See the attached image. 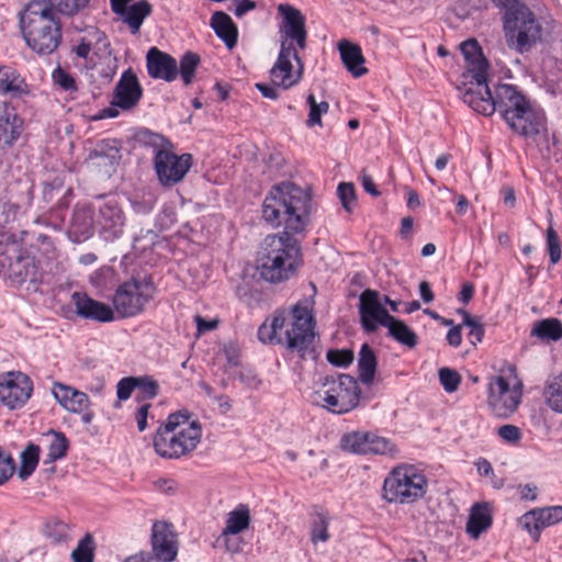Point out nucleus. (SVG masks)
Segmentation results:
<instances>
[{"label": "nucleus", "instance_id": "nucleus-1", "mask_svg": "<svg viewBox=\"0 0 562 562\" xmlns=\"http://www.w3.org/2000/svg\"><path fill=\"white\" fill-rule=\"evenodd\" d=\"M312 195L291 181L272 187L262 203V217L272 227H283L269 234L260 244L256 257L259 277L279 284L295 276L301 265V239L311 222Z\"/></svg>", "mask_w": 562, "mask_h": 562}, {"label": "nucleus", "instance_id": "nucleus-2", "mask_svg": "<svg viewBox=\"0 0 562 562\" xmlns=\"http://www.w3.org/2000/svg\"><path fill=\"white\" fill-rule=\"evenodd\" d=\"M502 14L507 46L518 54L529 53L542 40V25L521 0H491Z\"/></svg>", "mask_w": 562, "mask_h": 562}, {"label": "nucleus", "instance_id": "nucleus-3", "mask_svg": "<svg viewBox=\"0 0 562 562\" xmlns=\"http://www.w3.org/2000/svg\"><path fill=\"white\" fill-rule=\"evenodd\" d=\"M19 26L26 45L37 55H50L61 43L60 19L41 1L30 2L20 12Z\"/></svg>", "mask_w": 562, "mask_h": 562}, {"label": "nucleus", "instance_id": "nucleus-4", "mask_svg": "<svg viewBox=\"0 0 562 562\" xmlns=\"http://www.w3.org/2000/svg\"><path fill=\"white\" fill-rule=\"evenodd\" d=\"M495 111L517 134L536 137L546 128V116L541 110H535L526 97L509 83H501L493 94Z\"/></svg>", "mask_w": 562, "mask_h": 562}, {"label": "nucleus", "instance_id": "nucleus-5", "mask_svg": "<svg viewBox=\"0 0 562 562\" xmlns=\"http://www.w3.org/2000/svg\"><path fill=\"white\" fill-rule=\"evenodd\" d=\"M188 411H180L168 416L155 437V451L162 458H180L193 451L201 441L202 428L198 420H190Z\"/></svg>", "mask_w": 562, "mask_h": 562}, {"label": "nucleus", "instance_id": "nucleus-6", "mask_svg": "<svg viewBox=\"0 0 562 562\" xmlns=\"http://www.w3.org/2000/svg\"><path fill=\"white\" fill-rule=\"evenodd\" d=\"M290 327L286 318H272L258 328V338L263 344L285 345L288 349L299 352L304 360L316 361L314 348V321L316 318H292Z\"/></svg>", "mask_w": 562, "mask_h": 562}, {"label": "nucleus", "instance_id": "nucleus-7", "mask_svg": "<svg viewBox=\"0 0 562 562\" xmlns=\"http://www.w3.org/2000/svg\"><path fill=\"white\" fill-rule=\"evenodd\" d=\"M137 137L154 147V169L162 188H172L183 181L193 164L191 154H176L167 137L149 130L140 131Z\"/></svg>", "mask_w": 562, "mask_h": 562}, {"label": "nucleus", "instance_id": "nucleus-8", "mask_svg": "<svg viewBox=\"0 0 562 562\" xmlns=\"http://www.w3.org/2000/svg\"><path fill=\"white\" fill-rule=\"evenodd\" d=\"M428 480L422 470L413 464L393 468L383 481V498L387 503L413 504L426 495Z\"/></svg>", "mask_w": 562, "mask_h": 562}, {"label": "nucleus", "instance_id": "nucleus-9", "mask_svg": "<svg viewBox=\"0 0 562 562\" xmlns=\"http://www.w3.org/2000/svg\"><path fill=\"white\" fill-rule=\"evenodd\" d=\"M522 390L524 384L514 364H508L503 374L491 378L487 403L493 414L499 418L513 415L521 403Z\"/></svg>", "mask_w": 562, "mask_h": 562}, {"label": "nucleus", "instance_id": "nucleus-10", "mask_svg": "<svg viewBox=\"0 0 562 562\" xmlns=\"http://www.w3.org/2000/svg\"><path fill=\"white\" fill-rule=\"evenodd\" d=\"M324 408L337 415L347 414L360 405L361 389L356 378L347 373L326 375L322 381Z\"/></svg>", "mask_w": 562, "mask_h": 562}, {"label": "nucleus", "instance_id": "nucleus-11", "mask_svg": "<svg viewBox=\"0 0 562 562\" xmlns=\"http://www.w3.org/2000/svg\"><path fill=\"white\" fill-rule=\"evenodd\" d=\"M156 285L150 276L132 277L117 286L112 297L119 316H136L154 299Z\"/></svg>", "mask_w": 562, "mask_h": 562}, {"label": "nucleus", "instance_id": "nucleus-12", "mask_svg": "<svg viewBox=\"0 0 562 562\" xmlns=\"http://www.w3.org/2000/svg\"><path fill=\"white\" fill-rule=\"evenodd\" d=\"M458 90L463 102L475 112L485 116L495 112L493 94L487 86V74H483V78L462 74Z\"/></svg>", "mask_w": 562, "mask_h": 562}, {"label": "nucleus", "instance_id": "nucleus-13", "mask_svg": "<svg viewBox=\"0 0 562 562\" xmlns=\"http://www.w3.org/2000/svg\"><path fill=\"white\" fill-rule=\"evenodd\" d=\"M33 392V382L20 371L0 375V401L10 409L21 408Z\"/></svg>", "mask_w": 562, "mask_h": 562}, {"label": "nucleus", "instance_id": "nucleus-14", "mask_svg": "<svg viewBox=\"0 0 562 562\" xmlns=\"http://www.w3.org/2000/svg\"><path fill=\"white\" fill-rule=\"evenodd\" d=\"M278 12L281 15V22L279 25L280 46L285 42L290 47H294L295 43L299 48H305V18L301 11L291 4L281 3L278 7Z\"/></svg>", "mask_w": 562, "mask_h": 562}, {"label": "nucleus", "instance_id": "nucleus-15", "mask_svg": "<svg viewBox=\"0 0 562 562\" xmlns=\"http://www.w3.org/2000/svg\"><path fill=\"white\" fill-rule=\"evenodd\" d=\"M562 520V506L537 507L525 513L518 525L526 530L535 542H538L541 531Z\"/></svg>", "mask_w": 562, "mask_h": 562}, {"label": "nucleus", "instance_id": "nucleus-16", "mask_svg": "<svg viewBox=\"0 0 562 562\" xmlns=\"http://www.w3.org/2000/svg\"><path fill=\"white\" fill-rule=\"evenodd\" d=\"M153 557L156 562H171L178 553L173 526L167 521H155L151 528Z\"/></svg>", "mask_w": 562, "mask_h": 562}, {"label": "nucleus", "instance_id": "nucleus-17", "mask_svg": "<svg viewBox=\"0 0 562 562\" xmlns=\"http://www.w3.org/2000/svg\"><path fill=\"white\" fill-rule=\"evenodd\" d=\"M124 223V213L116 200L109 199L99 206L97 225L105 240L120 237L123 233Z\"/></svg>", "mask_w": 562, "mask_h": 562}, {"label": "nucleus", "instance_id": "nucleus-18", "mask_svg": "<svg viewBox=\"0 0 562 562\" xmlns=\"http://www.w3.org/2000/svg\"><path fill=\"white\" fill-rule=\"evenodd\" d=\"M142 97L143 88L138 78L132 68H127L115 85L114 99L111 105L122 110H131L138 104Z\"/></svg>", "mask_w": 562, "mask_h": 562}, {"label": "nucleus", "instance_id": "nucleus-19", "mask_svg": "<svg viewBox=\"0 0 562 562\" xmlns=\"http://www.w3.org/2000/svg\"><path fill=\"white\" fill-rule=\"evenodd\" d=\"M0 265L5 269V276L18 284L26 281L35 282L37 267L34 258L15 251L13 255H5L0 259Z\"/></svg>", "mask_w": 562, "mask_h": 562}, {"label": "nucleus", "instance_id": "nucleus-20", "mask_svg": "<svg viewBox=\"0 0 562 562\" xmlns=\"http://www.w3.org/2000/svg\"><path fill=\"white\" fill-rule=\"evenodd\" d=\"M291 58L300 61L295 48L290 47L288 43L283 42L280 46L278 59L270 70V79L271 82L278 85V87H281L284 90L291 88L297 82V78L293 75Z\"/></svg>", "mask_w": 562, "mask_h": 562}, {"label": "nucleus", "instance_id": "nucleus-21", "mask_svg": "<svg viewBox=\"0 0 562 562\" xmlns=\"http://www.w3.org/2000/svg\"><path fill=\"white\" fill-rule=\"evenodd\" d=\"M4 110L0 114V149H11L24 132V119L13 106L4 102Z\"/></svg>", "mask_w": 562, "mask_h": 562}, {"label": "nucleus", "instance_id": "nucleus-22", "mask_svg": "<svg viewBox=\"0 0 562 562\" xmlns=\"http://www.w3.org/2000/svg\"><path fill=\"white\" fill-rule=\"evenodd\" d=\"M148 75L154 79L171 82L178 77L177 60L169 54L151 47L146 57Z\"/></svg>", "mask_w": 562, "mask_h": 562}, {"label": "nucleus", "instance_id": "nucleus-23", "mask_svg": "<svg viewBox=\"0 0 562 562\" xmlns=\"http://www.w3.org/2000/svg\"><path fill=\"white\" fill-rule=\"evenodd\" d=\"M55 400L72 413L86 412L90 405L89 396L71 386L55 382L52 389Z\"/></svg>", "mask_w": 562, "mask_h": 562}, {"label": "nucleus", "instance_id": "nucleus-24", "mask_svg": "<svg viewBox=\"0 0 562 562\" xmlns=\"http://www.w3.org/2000/svg\"><path fill=\"white\" fill-rule=\"evenodd\" d=\"M338 50L340 59L345 68L355 78H360L368 74V68L364 66L366 58L362 49L358 44L347 40H341L338 43Z\"/></svg>", "mask_w": 562, "mask_h": 562}, {"label": "nucleus", "instance_id": "nucleus-25", "mask_svg": "<svg viewBox=\"0 0 562 562\" xmlns=\"http://www.w3.org/2000/svg\"><path fill=\"white\" fill-rule=\"evenodd\" d=\"M250 513L247 505L240 504L233 512L228 514L226 527L223 529L216 542H224L226 549L236 552L237 548H232L228 543L231 535H237L249 527Z\"/></svg>", "mask_w": 562, "mask_h": 562}, {"label": "nucleus", "instance_id": "nucleus-26", "mask_svg": "<svg viewBox=\"0 0 562 562\" xmlns=\"http://www.w3.org/2000/svg\"><path fill=\"white\" fill-rule=\"evenodd\" d=\"M460 49L468 64L467 70L463 74H471L483 78V74H487L490 65L477 41L474 38L467 40L461 43Z\"/></svg>", "mask_w": 562, "mask_h": 562}, {"label": "nucleus", "instance_id": "nucleus-27", "mask_svg": "<svg viewBox=\"0 0 562 562\" xmlns=\"http://www.w3.org/2000/svg\"><path fill=\"white\" fill-rule=\"evenodd\" d=\"M7 94L21 98L30 94V88L18 70L10 66H0V95Z\"/></svg>", "mask_w": 562, "mask_h": 562}, {"label": "nucleus", "instance_id": "nucleus-28", "mask_svg": "<svg viewBox=\"0 0 562 562\" xmlns=\"http://www.w3.org/2000/svg\"><path fill=\"white\" fill-rule=\"evenodd\" d=\"M71 303L76 307L77 316H114L111 305L93 300L86 292L75 291Z\"/></svg>", "mask_w": 562, "mask_h": 562}, {"label": "nucleus", "instance_id": "nucleus-29", "mask_svg": "<svg viewBox=\"0 0 562 562\" xmlns=\"http://www.w3.org/2000/svg\"><path fill=\"white\" fill-rule=\"evenodd\" d=\"M93 211L89 205L77 204L72 212L70 233L77 241L88 239L93 234Z\"/></svg>", "mask_w": 562, "mask_h": 562}, {"label": "nucleus", "instance_id": "nucleus-30", "mask_svg": "<svg viewBox=\"0 0 562 562\" xmlns=\"http://www.w3.org/2000/svg\"><path fill=\"white\" fill-rule=\"evenodd\" d=\"M210 25L218 38H221L227 48L236 46L238 40V30L232 18L223 12L216 11L212 14Z\"/></svg>", "mask_w": 562, "mask_h": 562}, {"label": "nucleus", "instance_id": "nucleus-31", "mask_svg": "<svg viewBox=\"0 0 562 562\" xmlns=\"http://www.w3.org/2000/svg\"><path fill=\"white\" fill-rule=\"evenodd\" d=\"M493 522L491 509L487 504H475L471 508L465 530L473 538L479 539Z\"/></svg>", "mask_w": 562, "mask_h": 562}, {"label": "nucleus", "instance_id": "nucleus-32", "mask_svg": "<svg viewBox=\"0 0 562 562\" xmlns=\"http://www.w3.org/2000/svg\"><path fill=\"white\" fill-rule=\"evenodd\" d=\"M153 12V5L147 0H139L121 13V18L131 30L132 34H137L144 20Z\"/></svg>", "mask_w": 562, "mask_h": 562}, {"label": "nucleus", "instance_id": "nucleus-33", "mask_svg": "<svg viewBox=\"0 0 562 562\" xmlns=\"http://www.w3.org/2000/svg\"><path fill=\"white\" fill-rule=\"evenodd\" d=\"M376 367L378 360L374 350L368 344H363L359 351L358 374L359 380L364 385H371L373 383Z\"/></svg>", "mask_w": 562, "mask_h": 562}, {"label": "nucleus", "instance_id": "nucleus-34", "mask_svg": "<svg viewBox=\"0 0 562 562\" xmlns=\"http://www.w3.org/2000/svg\"><path fill=\"white\" fill-rule=\"evenodd\" d=\"M384 293L366 289L359 297L360 316H390L384 310Z\"/></svg>", "mask_w": 562, "mask_h": 562}, {"label": "nucleus", "instance_id": "nucleus-35", "mask_svg": "<svg viewBox=\"0 0 562 562\" xmlns=\"http://www.w3.org/2000/svg\"><path fill=\"white\" fill-rule=\"evenodd\" d=\"M530 335L550 344L562 339V323L558 318H541L531 328Z\"/></svg>", "mask_w": 562, "mask_h": 562}, {"label": "nucleus", "instance_id": "nucleus-36", "mask_svg": "<svg viewBox=\"0 0 562 562\" xmlns=\"http://www.w3.org/2000/svg\"><path fill=\"white\" fill-rule=\"evenodd\" d=\"M44 437L48 441V453L44 464L54 463L67 456L70 442L64 432L50 429Z\"/></svg>", "mask_w": 562, "mask_h": 562}, {"label": "nucleus", "instance_id": "nucleus-37", "mask_svg": "<svg viewBox=\"0 0 562 562\" xmlns=\"http://www.w3.org/2000/svg\"><path fill=\"white\" fill-rule=\"evenodd\" d=\"M122 143L116 138H104L97 143L89 154L90 159L104 158L111 166H115L122 158Z\"/></svg>", "mask_w": 562, "mask_h": 562}, {"label": "nucleus", "instance_id": "nucleus-38", "mask_svg": "<svg viewBox=\"0 0 562 562\" xmlns=\"http://www.w3.org/2000/svg\"><path fill=\"white\" fill-rule=\"evenodd\" d=\"M386 328L389 336H391L398 344L409 349H413L417 346L418 337L416 333L400 318H396V321L387 322Z\"/></svg>", "mask_w": 562, "mask_h": 562}, {"label": "nucleus", "instance_id": "nucleus-39", "mask_svg": "<svg viewBox=\"0 0 562 562\" xmlns=\"http://www.w3.org/2000/svg\"><path fill=\"white\" fill-rule=\"evenodd\" d=\"M46 8L61 15L71 18L83 12L91 0H40Z\"/></svg>", "mask_w": 562, "mask_h": 562}, {"label": "nucleus", "instance_id": "nucleus-40", "mask_svg": "<svg viewBox=\"0 0 562 562\" xmlns=\"http://www.w3.org/2000/svg\"><path fill=\"white\" fill-rule=\"evenodd\" d=\"M543 398L551 411L562 414V372L547 382Z\"/></svg>", "mask_w": 562, "mask_h": 562}, {"label": "nucleus", "instance_id": "nucleus-41", "mask_svg": "<svg viewBox=\"0 0 562 562\" xmlns=\"http://www.w3.org/2000/svg\"><path fill=\"white\" fill-rule=\"evenodd\" d=\"M40 446L29 443L21 453V465L18 475L22 481L29 479L35 471L40 460Z\"/></svg>", "mask_w": 562, "mask_h": 562}, {"label": "nucleus", "instance_id": "nucleus-42", "mask_svg": "<svg viewBox=\"0 0 562 562\" xmlns=\"http://www.w3.org/2000/svg\"><path fill=\"white\" fill-rule=\"evenodd\" d=\"M368 431H352L342 435L339 446L344 451L367 454Z\"/></svg>", "mask_w": 562, "mask_h": 562}, {"label": "nucleus", "instance_id": "nucleus-43", "mask_svg": "<svg viewBox=\"0 0 562 562\" xmlns=\"http://www.w3.org/2000/svg\"><path fill=\"white\" fill-rule=\"evenodd\" d=\"M369 453L395 457L398 449L390 439L368 431L367 454Z\"/></svg>", "mask_w": 562, "mask_h": 562}, {"label": "nucleus", "instance_id": "nucleus-44", "mask_svg": "<svg viewBox=\"0 0 562 562\" xmlns=\"http://www.w3.org/2000/svg\"><path fill=\"white\" fill-rule=\"evenodd\" d=\"M201 63L200 56L191 50L186 52L179 61L178 75L186 86H190L195 77L196 69Z\"/></svg>", "mask_w": 562, "mask_h": 562}, {"label": "nucleus", "instance_id": "nucleus-45", "mask_svg": "<svg viewBox=\"0 0 562 562\" xmlns=\"http://www.w3.org/2000/svg\"><path fill=\"white\" fill-rule=\"evenodd\" d=\"M385 314L392 316V314H411L420 308V304L417 300L411 302L403 301L391 294H384L383 299Z\"/></svg>", "mask_w": 562, "mask_h": 562}, {"label": "nucleus", "instance_id": "nucleus-46", "mask_svg": "<svg viewBox=\"0 0 562 562\" xmlns=\"http://www.w3.org/2000/svg\"><path fill=\"white\" fill-rule=\"evenodd\" d=\"M72 562H93L94 541L90 533H87L71 552Z\"/></svg>", "mask_w": 562, "mask_h": 562}, {"label": "nucleus", "instance_id": "nucleus-47", "mask_svg": "<svg viewBox=\"0 0 562 562\" xmlns=\"http://www.w3.org/2000/svg\"><path fill=\"white\" fill-rule=\"evenodd\" d=\"M114 274L112 267L102 266L90 274L89 282L94 289L103 291L112 283Z\"/></svg>", "mask_w": 562, "mask_h": 562}, {"label": "nucleus", "instance_id": "nucleus-48", "mask_svg": "<svg viewBox=\"0 0 562 562\" xmlns=\"http://www.w3.org/2000/svg\"><path fill=\"white\" fill-rule=\"evenodd\" d=\"M136 390L143 400H153L159 393V383L150 375L135 376Z\"/></svg>", "mask_w": 562, "mask_h": 562}, {"label": "nucleus", "instance_id": "nucleus-49", "mask_svg": "<svg viewBox=\"0 0 562 562\" xmlns=\"http://www.w3.org/2000/svg\"><path fill=\"white\" fill-rule=\"evenodd\" d=\"M337 194L341 202L342 207L351 213L356 205V190L355 186L349 182H341L337 188Z\"/></svg>", "mask_w": 562, "mask_h": 562}, {"label": "nucleus", "instance_id": "nucleus-50", "mask_svg": "<svg viewBox=\"0 0 562 562\" xmlns=\"http://www.w3.org/2000/svg\"><path fill=\"white\" fill-rule=\"evenodd\" d=\"M546 237H547V249L549 252L550 262H551V265H557L560 261L561 256H562L560 238L552 226L548 227Z\"/></svg>", "mask_w": 562, "mask_h": 562}, {"label": "nucleus", "instance_id": "nucleus-51", "mask_svg": "<svg viewBox=\"0 0 562 562\" xmlns=\"http://www.w3.org/2000/svg\"><path fill=\"white\" fill-rule=\"evenodd\" d=\"M53 80L54 83L57 85L60 89L66 92H75L77 91V83L75 77L68 71L64 70L60 66H58L53 71Z\"/></svg>", "mask_w": 562, "mask_h": 562}, {"label": "nucleus", "instance_id": "nucleus-52", "mask_svg": "<svg viewBox=\"0 0 562 562\" xmlns=\"http://www.w3.org/2000/svg\"><path fill=\"white\" fill-rule=\"evenodd\" d=\"M438 375L443 390L448 393L454 392L461 383L460 374L453 369L441 368Z\"/></svg>", "mask_w": 562, "mask_h": 562}, {"label": "nucleus", "instance_id": "nucleus-53", "mask_svg": "<svg viewBox=\"0 0 562 562\" xmlns=\"http://www.w3.org/2000/svg\"><path fill=\"white\" fill-rule=\"evenodd\" d=\"M328 362L335 367L346 368L353 361V352L350 349H330L327 351Z\"/></svg>", "mask_w": 562, "mask_h": 562}, {"label": "nucleus", "instance_id": "nucleus-54", "mask_svg": "<svg viewBox=\"0 0 562 562\" xmlns=\"http://www.w3.org/2000/svg\"><path fill=\"white\" fill-rule=\"evenodd\" d=\"M47 536L55 542H65L69 536V527L60 520H53L46 525Z\"/></svg>", "mask_w": 562, "mask_h": 562}, {"label": "nucleus", "instance_id": "nucleus-55", "mask_svg": "<svg viewBox=\"0 0 562 562\" xmlns=\"http://www.w3.org/2000/svg\"><path fill=\"white\" fill-rule=\"evenodd\" d=\"M334 520L328 513H318V541L325 542L334 537Z\"/></svg>", "mask_w": 562, "mask_h": 562}, {"label": "nucleus", "instance_id": "nucleus-56", "mask_svg": "<svg viewBox=\"0 0 562 562\" xmlns=\"http://www.w3.org/2000/svg\"><path fill=\"white\" fill-rule=\"evenodd\" d=\"M480 318H463L464 327L469 328L468 338L472 345L480 342L484 335L483 325Z\"/></svg>", "mask_w": 562, "mask_h": 562}, {"label": "nucleus", "instance_id": "nucleus-57", "mask_svg": "<svg viewBox=\"0 0 562 562\" xmlns=\"http://www.w3.org/2000/svg\"><path fill=\"white\" fill-rule=\"evenodd\" d=\"M498 436L508 443H518L521 439V431L515 425H503L497 429Z\"/></svg>", "mask_w": 562, "mask_h": 562}, {"label": "nucleus", "instance_id": "nucleus-58", "mask_svg": "<svg viewBox=\"0 0 562 562\" xmlns=\"http://www.w3.org/2000/svg\"><path fill=\"white\" fill-rule=\"evenodd\" d=\"M136 389L135 376H126L117 383V398L120 401H126L131 397L133 391Z\"/></svg>", "mask_w": 562, "mask_h": 562}, {"label": "nucleus", "instance_id": "nucleus-59", "mask_svg": "<svg viewBox=\"0 0 562 562\" xmlns=\"http://www.w3.org/2000/svg\"><path fill=\"white\" fill-rule=\"evenodd\" d=\"M314 311V300L313 295L310 297H304L297 301L291 311V316H313Z\"/></svg>", "mask_w": 562, "mask_h": 562}, {"label": "nucleus", "instance_id": "nucleus-60", "mask_svg": "<svg viewBox=\"0 0 562 562\" xmlns=\"http://www.w3.org/2000/svg\"><path fill=\"white\" fill-rule=\"evenodd\" d=\"M239 380L249 389L257 390L261 385L260 378L250 368H244L239 372Z\"/></svg>", "mask_w": 562, "mask_h": 562}, {"label": "nucleus", "instance_id": "nucleus-61", "mask_svg": "<svg viewBox=\"0 0 562 562\" xmlns=\"http://www.w3.org/2000/svg\"><path fill=\"white\" fill-rule=\"evenodd\" d=\"M223 352L226 357V360L229 366L237 367L239 364V348L234 342L225 344L223 347Z\"/></svg>", "mask_w": 562, "mask_h": 562}, {"label": "nucleus", "instance_id": "nucleus-62", "mask_svg": "<svg viewBox=\"0 0 562 562\" xmlns=\"http://www.w3.org/2000/svg\"><path fill=\"white\" fill-rule=\"evenodd\" d=\"M360 321L367 333H374L379 326L386 328L387 322L396 321V318H360Z\"/></svg>", "mask_w": 562, "mask_h": 562}, {"label": "nucleus", "instance_id": "nucleus-63", "mask_svg": "<svg viewBox=\"0 0 562 562\" xmlns=\"http://www.w3.org/2000/svg\"><path fill=\"white\" fill-rule=\"evenodd\" d=\"M256 89L260 91L263 98L270 99V100H277L279 98V88L278 85H274L271 82L269 83H261L258 82L255 85Z\"/></svg>", "mask_w": 562, "mask_h": 562}, {"label": "nucleus", "instance_id": "nucleus-64", "mask_svg": "<svg viewBox=\"0 0 562 562\" xmlns=\"http://www.w3.org/2000/svg\"><path fill=\"white\" fill-rule=\"evenodd\" d=\"M156 488L167 495H172L176 493L178 484L172 479H159L155 481Z\"/></svg>", "mask_w": 562, "mask_h": 562}]
</instances>
